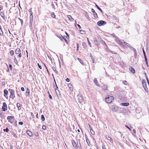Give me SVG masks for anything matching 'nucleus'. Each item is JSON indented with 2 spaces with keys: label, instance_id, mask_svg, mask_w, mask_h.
<instances>
[{
  "label": "nucleus",
  "instance_id": "338daca9",
  "mask_svg": "<svg viewBox=\"0 0 149 149\" xmlns=\"http://www.w3.org/2000/svg\"><path fill=\"white\" fill-rule=\"evenodd\" d=\"M125 126L126 127L128 128L129 129L131 130L130 129L127 125H126Z\"/></svg>",
  "mask_w": 149,
  "mask_h": 149
},
{
  "label": "nucleus",
  "instance_id": "393cba45",
  "mask_svg": "<svg viewBox=\"0 0 149 149\" xmlns=\"http://www.w3.org/2000/svg\"><path fill=\"white\" fill-rule=\"evenodd\" d=\"M51 16L53 18H56V16L54 12H52L51 13Z\"/></svg>",
  "mask_w": 149,
  "mask_h": 149
},
{
  "label": "nucleus",
  "instance_id": "9d476101",
  "mask_svg": "<svg viewBox=\"0 0 149 149\" xmlns=\"http://www.w3.org/2000/svg\"><path fill=\"white\" fill-rule=\"evenodd\" d=\"M106 137L108 140L110 141L111 143H113V141L111 137L109 136L106 135Z\"/></svg>",
  "mask_w": 149,
  "mask_h": 149
},
{
  "label": "nucleus",
  "instance_id": "864d4df0",
  "mask_svg": "<svg viewBox=\"0 0 149 149\" xmlns=\"http://www.w3.org/2000/svg\"><path fill=\"white\" fill-rule=\"evenodd\" d=\"M35 135L36 136H38V132H36V133L35 134Z\"/></svg>",
  "mask_w": 149,
  "mask_h": 149
},
{
  "label": "nucleus",
  "instance_id": "4468645a",
  "mask_svg": "<svg viewBox=\"0 0 149 149\" xmlns=\"http://www.w3.org/2000/svg\"><path fill=\"white\" fill-rule=\"evenodd\" d=\"M93 41L96 45H99L100 43L98 41V40H97L96 38H93Z\"/></svg>",
  "mask_w": 149,
  "mask_h": 149
},
{
  "label": "nucleus",
  "instance_id": "a18cd8bd",
  "mask_svg": "<svg viewBox=\"0 0 149 149\" xmlns=\"http://www.w3.org/2000/svg\"><path fill=\"white\" fill-rule=\"evenodd\" d=\"M9 68L10 70L11 71H12V65L10 64L9 65Z\"/></svg>",
  "mask_w": 149,
  "mask_h": 149
},
{
  "label": "nucleus",
  "instance_id": "37998d69",
  "mask_svg": "<svg viewBox=\"0 0 149 149\" xmlns=\"http://www.w3.org/2000/svg\"><path fill=\"white\" fill-rule=\"evenodd\" d=\"M145 61H146V64H148L147 59L146 56H145Z\"/></svg>",
  "mask_w": 149,
  "mask_h": 149
},
{
  "label": "nucleus",
  "instance_id": "3c124183",
  "mask_svg": "<svg viewBox=\"0 0 149 149\" xmlns=\"http://www.w3.org/2000/svg\"><path fill=\"white\" fill-rule=\"evenodd\" d=\"M13 136L15 137V138H17V136L15 134L13 133Z\"/></svg>",
  "mask_w": 149,
  "mask_h": 149
},
{
  "label": "nucleus",
  "instance_id": "4d7b16f0",
  "mask_svg": "<svg viewBox=\"0 0 149 149\" xmlns=\"http://www.w3.org/2000/svg\"><path fill=\"white\" fill-rule=\"evenodd\" d=\"M91 12L93 13L95 12V10L93 8H92L91 9Z\"/></svg>",
  "mask_w": 149,
  "mask_h": 149
},
{
  "label": "nucleus",
  "instance_id": "2eb2a0df",
  "mask_svg": "<svg viewBox=\"0 0 149 149\" xmlns=\"http://www.w3.org/2000/svg\"><path fill=\"white\" fill-rule=\"evenodd\" d=\"M89 126V127L90 130V132L91 134L93 135H94L95 134V132L94 131L92 130V128H91L90 125V124H88Z\"/></svg>",
  "mask_w": 149,
  "mask_h": 149
},
{
  "label": "nucleus",
  "instance_id": "423d86ee",
  "mask_svg": "<svg viewBox=\"0 0 149 149\" xmlns=\"http://www.w3.org/2000/svg\"><path fill=\"white\" fill-rule=\"evenodd\" d=\"M106 22L104 21L100 20L97 22V24L99 26L106 24Z\"/></svg>",
  "mask_w": 149,
  "mask_h": 149
},
{
  "label": "nucleus",
  "instance_id": "f257e3e1",
  "mask_svg": "<svg viewBox=\"0 0 149 149\" xmlns=\"http://www.w3.org/2000/svg\"><path fill=\"white\" fill-rule=\"evenodd\" d=\"M114 98L113 96L107 95L105 98V102L108 103H111L114 100Z\"/></svg>",
  "mask_w": 149,
  "mask_h": 149
},
{
  "label": "nucleus",
  "instance_id": "bb28decb",
  "mask_svg": "<svg viewBox=\"0 0 149 149\" xmlns=\"http://www.w3.org/2000/svg\"><path fill=\"white\" fill-rule=\"evenodd\" d=\"M111 18L113 20H118L117 17L113 15L111 16Z\"/></svg>",
  "mask_w": 149,
  "mask_h": 149
},
{
  "label": "nucleus",
  "instance_id": "774afa93",
  "mask_svg": "<svg viewBox=\"0 0 149 149\" xmlns=\"http://www.w3.org/2000/svg\"><path fill=\"white\" fill-rule=\"evenodd\" d=\"M0 149H3V148L1 146H0Z\"/></svg>",
  "mask_w": 149,
  "mask_h": 149
},
{
  "label": "nucleus",
  "instance_id": "13d9d810",
  "mask_svg": "<svg viewBox=\"0 0 149 149\" xmlns=\"http://www.w3.org/2000/svg\"><path fill=\"white\" fill-rule=\"evenodd\" d=\"M77 50L78 51L79 50V44H77Z\"/></svg>",
  "mask_w": 149,
  "mask_h": 149
},
{
  "label": "nucleus",
  "instance_id": "f03ea898",
  "mask_svg": "<svg viewBox=\"0 0 149 149\" xmlns=\"http://www.w3.org/2000/svg\"><path fill=\"white\" fill-rule=\"evenodd\" d=\"M10 93V98L12 99H14L15 98V92L13 89L9 88L8 90Z\"/></svg>",
  "mask_w": 149,
  "mask_h": 149
},
{
  "label": "nucleus",
  "instance_id": "c85d7f7f",
  "mask_svg": "<svg viewBox=\"0 0 149 149\" xmlns=\"http://www.w3.org/2000/svg\"><path fill=\"white\" fill-rule=\"evenodd\" d=\"M121 104L122 106H128L129 105V104L128 102L122 103Z\"/></svg>",
  "mask_w": 149,
  "mask_h": 149
},
{
  "label": "nucleus",
  "instance_id": "a19ab883",
  "mask_svg": "<svg viewBox=\"0 0 149 149\" xmlns=\"http://www.w3.org/2000/svg\"><path fill=\"white\" fill-rule=\"evenodd\" d=\"M87 40H88V44L91 47V42H90V41H89V40L88 39V38H87Z\"/></svg>",
  "mask_w": 149,
  "mask_h": 149
},
{
  "label": "nucleus",
  "instance_id": "09e8293b",
  "mask_svg": "<svg viewBox=\"0 0 149 149\" xmlns=\"http://www.w3.org/2000/svg\"><path fill=\"white\" fill-rule=\"evenodd\" d=\"M38 66L40 69H42V67L40 65L39 63H38L37 64Z\"/></svg>",
  "mask_w": 149,
  "mask_h": 149
},
{
  "label": "nucleus",
  "instance_id": "c03bdc74",
  "mask_svg": "<svg viewBox=\"0 0 149 149\" xmlns=\"http://www.w3.org/2000/svg\"><path fill=\"white\" fill-rule=\"evenodd\" d=\"M14 60V61H15V63L16 64H17V63H18L17 61V59L15 57Z\"/></svg>",
  "mask_w": 149,
  "mask_h": 149
},
{
  "label": "nucleus",
  "instance_id": "0e129e2a",
  "mask_svg": "<svg viewBox=\"0 0 149 149\" xmlns=\"http://www.w3.org/2000/svg\"><path fill=\"white\" fill-rule=\"evenodd\" d=\"M77 26H78L79 27V29H81V27L80 26L79 24H77Z\"/></svg>",
  "mask_w": 149,
  "mask_h": 149
},
{
  "label": "nucleus",
  "instance_id": "c9c22d12",
  "mask_svg": "<svg viewBox=\"0 0 149 149\" xmlns=\"http://www.w3.org/2000/svg\"><path fill=\"white\" fill-rule=\"evenodd\" d=\"M95 6L101 12H102L103 11L96 4H95Z\"/></svg>",
  "mask_w": 149,
  "mask_h": 149
},
{
  "label": "nucleus",
  "instance_id": "58836bf2",
  "mask_svg": "<svg viewBox=\"0 0 149 149\" xmlns=\"http://www.w3.org/2000/svg\"><path fill=\"white\" fill-rule=\"evenodd\" d=\"M10 54L11 56H13L14 54V51L13 50H11L10 52Z\"/></svg>",
  "mask_w": 149,
  "mask_h": 149
},
{
  "label": "nucleus",
  "instance_id": "052dcab7",
  "mask_svg": "<svg viewBox=\"0 0 149 149\" xmlns=\"http://www.w3.org/2000/svg\"><path fill=\"white\" fill-rule=\"evenodd\" d=\"M49 97L50 99H52V96L50 95V94H49Z\"/></svg>",
  "mask_w": 149,
  "mask_h": 149
},
{
  "label": "nucleus",
  "instance_id": "72a5a7b5",
  "mask_svg": "<svg viewBox=\"0 0 149 149\" xmlns=\"http://www.w3.org/2000/svg\"><path fill=\"white\" fill-rule=\"evenodd\" d=\"M77 58V60L80 62V63H81L83 65H84V63L83 62V61H81V60L79 58Z\"/></svg>",
  "mask_w": 149,
  "mask_h": 149
},
{
  "label": "nucleus",
  "instance_id": "a211bd4d",
  "mask_svg": "<svg viewBox=\"0 0 149 149\" xmlns=\"http://www.w3.org/2000/svg\"><path fill=\"white\" fill-rule=\"evenodd\" d=\"M5 116L3 113L0 112V117L1 118L3 119L5 118Z\"/></svg>",
  "mask_w": 149,
  "mask_h": 149
},
{
  "label": "nucleus",
  "instance_id": "9b49d317",
  "mask_svg": "<svg viewBox=\"0 0 149 149\" xmlns=\"http://www.w3.org/2000/svg\"><path fill=\"white\" fill-rule=\"evenodd\" d=\"M4 92V96L6 98L7 97H8L7 95L8 94V91L6 89H5L3 91Z\"/></svg>",
  "mask_w": 149,
  "mask_h": 149
},
{
  "label": "nucleus",
  "instance_id": "7c9ffc66",
  "mask_svg": "<svg viewBox=\"0 0 149 149\" xmlns=\"http://www.w3.org/2000/svg\"><path fill=\"white\" fill-rule=\"evenodd\" d=\"M94 17L95 18H97L98 17V15L97 13L95 12L93 13Z\"/></svg>",
  "mask_w": 149,
  "mask_h": 149
},
{
  "label": "nucleus",
  "instance_id": "dca6fc26",
  "mask_svg": "<svg viewBox=\"0 0 149 149\" xmlns=\"http://www.w3.org/2000/svg\"><path fill=\"white\" fill-rule=\"evenodd\" d=\"M26 133L27 134L30 136H33V134L32 132L30 131L27 130L26 131Z\"/></svg>",
  "mask_w": 149,
  "mask_h": 149
},
{
  "label": "nucleus",
  "instance_id": "2f4dec72",
  "mask_svg": "<svg viewBox=\"0 0 149 149\" xmlns=\"http://www.w3.org/2000/svg\"><path fill=\"white\" fill-rule=\"evenodd\" d=\"M52 69L54 71V72H55V73H56L57 74L58 73V72H57V70H56V69L55 67H52Z\"/></svg>",
  "mask_w": 149,
  "mask_h": 149
},
{
  "label": "nucleus",
  "instance_id": "f3484780",
  "mask_svg": "<svg viewBox=\"0 0 149 149\" xmlns=\"http://www.w3.org/2000/svg\"><path fill=\"white\" fill-rule=\"evenodd\" d=\"M90 56L91 57V59L93 63H95V58L91 54L90 55Z\"/></svg>",
  "mask_w": 149,
  "mask_h": 149
},
{
  "label": "nucleus",
  "instance_id": "1a4fd4ad",
  "mask_svg": "<svg viewBox=\"0 0 149 149\" xmlns=\"http://www.w3.org/2000/svg\"><path fill=\"white\" fill-rule=\"evenodd\" d=\"M71 142L73 145V146L75 149H78V147L77 146V145L76 144V143L75 141L74 140H72L71 141Z\"/></svg>",
  "mask_w": 149,
  "mask_h": 149
},
{
  "label": "nucleus",
  "instance_id": "e2e57ef3",
  "mask_svg": "<svg viewBox=\"0 0 149 149\" xmlns=\"http://www.w3.org/2000/svg\"><path fill=\"white\" fill-rule=\"evenodd\" d=\"M102 148L103 149H106L105 146L104 145L102 146Z\"/></svg>",
  "mask_w": 149,
  "mask_h": 149
},
{
  "label": "nucleus",
  "instance_id": "aec40b11",
  "mask_svg": "<svg viewBox=\"0 0 149 149\" xmlns=\"http://www.w3.org/2000/svg\"><path fill=\"white\" fill-rule=\"evenodd\" d=\"M94 82L96 85L98 86H99V84H98V81L96 78H95L94 80Z\"/></svg>",
  "mask_w": 149,
  "mask_h": 149
},
{
  "label": "nucleus",
  "instance_id": "6ab92c4d",
  "mask_svg": "<svg viewBox=\"0 0 149 149\" xmlns=\"http://www.w3.org/2000/svg\"><path fill=\"white\" fill-rule=\"evenodd\" d=\"M54 80L55 81V83L56 84V86H55L54 87V88L55 90V91L56 92V93L57 94V90L58 91H59V90H58V87H57V85L56 84V81H55V80L54 79Z\"/></svg>",
  "mask_w": 149,
  "mask_h": 149
},
{
  "label": "nucleus",
  "instance_id": "de8ad7c7",
  "mask_svg": "<svg viewBox=\"0 0 149 149\" xmlns=\"http://www.w3.org/2000/svg\"><path fill=\"white\" fill-rule=\"evenodd\" d=\"M18 56L19 58H21L22 57V55L21 52L19 53V54H18Z\"/></svg>",
  "mask_w": 149,
  "mask_h": 149
},
{
  "label": "nucleus",
  "instance_id": "8fccbe9b",
  "mask_svg": "<svg viewBox=\"0 0 149 149\" xmlns=\"http://www.w3.org/2000/svg\"><path fill=\"white\" fill-rule=\"evenodd\" d=\"M123 83H124V84H125V85H127V82L126 81H123Z\"/></svg>",
  "mask_w": 149,
  "mask_h": 149
},
{
  "label": "nucleus",
  "instance_id": "5701e85b",
  "mask_svg": "<svg viewBox=\"0 0 149 149\" xmlns=\"http://www.w3.org/2000/svg\"><path fill=\"white\" fill-rule=\"evenodd\" d=\"M130 70L133 73H135V70L132 67H131L130 68Z\"/></svg>",
  "mask_w": 149,
  "mask_h": 149
},
{
  "label": "nucleus",
  "instance_id": "680f3d73",
  "mask_svg": "<svg viewBox=\"0 0 149 149\" xmlns=\"http://www.w3.org/2000/svg\"><path fill=\"white\" fill-rule=\"evenodd\" d=\"M66 81L67 82H69V81H70V79L69 78H67L66 79Z\"/></svg>",
  "mask_w": 149,
  "mask_h": 149
},
{
  "label": "nucleus",
  "instance_id": "4be33fe9",
  "mask_svg": "<svg viewBox=\"0 0 149 149\" xmlns=\"http://www.w3.org/2000/svg\"><path fill=\"white\" fill-rule=\"evenodd\" d=\"M17 106L18 108V109L19 110L21 109V104L19 103H17Z\"/></svg>",
  "mask_w": 149,
  "mask_h": 149
},
{
  "label": "nucleus",
  "instance_id": "c756f323",
  "mask_svg": "<svg viewBox=\"0 0 149 149\" xmlns=\"http://www.w3.org/2000/svg\"><path fill=\"white\" fill-rule=\"evenodd\" d=\"M0 35L1 36H2L3 35V32L1 26H0Z\"/></svg>",
  "mask_w": 149,
  "mask_h": 149
},
{
  "label": "nucleus",
  "instance_id": "7ed1b4c3",
  "mask_svg": "<svg viewBox=\"0 0 149 149\" xmlns=\"http://www.w3.org/2000/svg\"><path fill=\"white\" fill-rule=\"evenodd\" d=\"M7 120H8V122L11 123H13L15 120V118L14 116H9L7 117Z\"/></svg>",
  "mask_w": 149,
  "mask_h": 149
},
{
  "label": "nucleus",
  "instance_id": "20e7f679",
  "mask_svg": "<svg viewBox=\"0 0 149 149\" xmlns=\"http://www.w3.org/2000/svg\"><path fill=\"white\" fill-rule=\"evenodd\" d=\"M142 85L145 90L148 92V89L146 86V82L145 80H143L142 81Z\"/></svg>",
  "mask_w": 149,
  "mask_h": 149
},
{
  "label": "nucleus",
  "instance_id": "f8f14e48",
  "mask_svg": "<svg viewBox=\"0 0 149 149\" xmlns=\"http://www.w3.org/2000/svg\"><path fill=\"white\" fill-rule=\"evenodd\" d=\"M15 52V54H17L21 52V50L19 48H18L16 49Z\"/></svg>",
  "mask_w": 149,
  "mask_h": 149
},
{
  "label": "nucleus",
  "instance_id": "cd10ccee",
  "mask_svg": "<svg viewBox=\"0 0 149 149\" xmlns=\"http://www.w3.org/2000/svg\"><path fill=\"white\" fill-rule=\"evenodd\" d=\"M68 87L70 89V91H72L73 90V88H72V84H69L68 85Z\"/></svg>",
  "mask_w": 149,
  "mask_h": 149
},
{
  "label": "nucleus",
  "instance_id": "b1692460",
  "mask_svg": "<svg viewBox=\"0 0 149 149\" xmlns=\"http://www.w3.org/2000/svg\"><path fill=\"white\" fill-rule=\"evenodd\" d=\"M68 19L71 21H74V19L72 17V16L70 15H68Z\"/></svg>",
  "mask_w": 149,
  "mask_h": 149
},
{
  "label": "nucleus",
  "instance_id": "0eeeda50",
  "mask_svg": "<svg viewBox=\"0 0 149 149\" xmlns=\"http://www.w3.org/2000/svg\"><path fill=\"white\" fill-rule=\"evenodd\" d=\"M78 102L81 103L83 101V97L80 95H78L77 96Z\"/></svg>",
  "mask_w": 149,
  "mask_h": 149
},
{
  "label": "nucleus",
  "instance_id": "79ce46f5",
  "mask_svg": "<svg viewBox=\"0 0 149 149\" xmlns=\"http://www.w3.org/2000/svg\"><path fill=\"white\" fill-rule=\"evenodd\" d=\"M42 129L43 130H46V127L45 125H43L42 126Z\"/></svg>",
  "mask_w": 149,
  "mask_h": 149
},
{
  "label": "nucleus",
  "instance_id": "39448f33",
  "mask_svg": "<svg viewBox=\"0 0 149 149\" xmlns=\"http://www.w3.org/2000/svg\"><path fill=\"white\" fill-rule=\"evenodd\" d=\"M3 111H5L7 109V104L6 102H4L3 103V106L2 108Z\"/></svg>",
  "mask_w": 149,
  "mask_h": 149
},
{
  "label": "nucleus",
  "instance_id": "69168bd1",
  "mask_svg": "<svg viewBox=\"0 0 149 149\" xmlns=\"http://www.w3.org/2000/svg\"><path fill=\"white\" fill-rule=\"evenodd\" d=\"M63 38L64 39V40L65 41V42L67 43L68 40L64 38L63 37Z\"/></svg>",
  "mask_w": 149,
  "mask_h": 149
},
{
  "label": "nucleus",
  "instance_id": "a878e982",
  "mask_svg": "<svg viewBox=\"0 0 149 149\" xmlns=\"http://www.w3.org/2000/svg\"><path fill=\"white\" fill-rule=\"evenodd\" d=\"M0 15L3 19H5V17L4 13L3 12L1 13Z\"/></svg>",
  "mask_w": 149,
  "mask_h": 149
},
{
  "label": "nucleus",
  "instance_id": "603ef678",
  "mask_svg": "<svg viewBox=\"0 0 149 149\" xmlns=\"http://www.w3.org/2000/svg\"><path fill=\"white\" fill-rule=\"evenodd\" d=\"M30 13V14H31V15L30 16V19H31V18H33V15H32V12H31V13Z\"/></svg>",
  "mask_w": 149,
  "mask_h": 149
},
{
  "label": "nucleus",
  "instance_id": "f704fd0d",
  "mask_svg": "<svg viewBox=\"0 0 149 149\" xmlns=\"http://www.w3.org/2000/svg\"><path fill=\"white\" fill-rule=\"evenodd\" d=\"M86 141L88 145V146H90L91 144H90V141L88 138L86 139Z\"/></svg>",
  "mask_w": 149,
  "mask_h": 149
},
{
  "label": "nucleus",
  "instance_id": "e433bc0d",
  "mask_svg": "<svg viewBox=\"0 0 149 149\" xmlns=\"http://www.w3.org/2000/svg\"><path fill=\"white\" fill-rule=\"evenodd\" d=\"M41 118L42 121H44L45 120V118L44 116L43 115H41Z\"/></svg>",
  "mask_w": 149,
  "mask_h": 149
},
{
  "label": "nucleus",
  "instance_id": "6e6552de",
  "mask_svg": "<svg viewBox=\"0 0 149 149\" xmlns=\"http://www.w3.org/2000/svg\"><path fill=\"white\" fill-rule=\"evenodd\" d=\"M119 109L118 107L116 105H113L111 106V109L114 111H116Z\"/></svg>",
  "mask_w": 149,
  "mask_h": 149
},
{
  "label": "nucleus",
  "instance_id": "6e6d98bb",
  "mask_svg": "<svg viewBox=\"0 0 149 149\" xmlns=\"http://www.w3.org/2000/svg\"><path fill=\"white\" fill-rule=\"evenodd\" d=\"M19 124L20 125H22L23 124V123L22 122H19Z\"/></svg>",
  "mask_w": 149,
  "mask_h": 149
},
{
  "label": "nucleus",
  "instance_id": "5fc2aeb1",
  "mask_svg": "<svg viewBox=\"0 0 149 149\" xmlns=\"http://www.w3.org/2000/svg\"><path fill=\"white\" fill-rule=\"evenodd\" d=\"M21 90L22 91H24V88L23 87L21 88Z\"/></svg>",
  "mask_w": 149,
  "mask_h": 149
},
{
  "label": "nucleus",
  "instance_id": "4c0bfd02",
  "mask_svg": "<svg viewBox=\"0 0 149 149\" xmlns=\"http://www.w3.org/2000/svg\"><path fill=\"white\" fill-rule=\"evenodd\" d=\"M3 131L4 132H9V130L8 129V128L7 127L6 129H3Z\"/></svg>",
  "mask_w": 149,
  "mask_h": 149
},
{
  "label": "nucleus",
  "instance_id": "ddd939ff",
  "mask_svg": "<svg viewBox=\"0 0 149 149\" xmlns=\"http://www.w3.org/2000/svg\"><path fill=\"white\" fill-rule=\"evenodd\" d=\"M102 90L104 91H105L107 89V86L106 85H104L102 86Z\"/></svg>",
  "mask_w": 149,
  "mask_h": 149
},
{
  "label": "nucleus",
  "instance_id": "412c9836",
  "mask_svg": "<svg viewBox=\"0 0 149 149\" xmlns=\"http://www.w3.org/2000/svg\"><path fill=\"white\" fill-rule=\"evenodd\" d=\"M26 93L28 96L29 97L30 96V90L28 88L26 89Z\"/></svg>",
  "mask_w": 149,
  "mask_h": 149
},
{
  "label": "nucleus",
  "instance_id": "49530a36",
  "mask_svg": "<svg viewBox=\"0 0 149 149\" xmlns=\"http://www.w3.org/2000/svg\"><path fill=\"white\" fill-rule=\"evenodd\" d=\"M18 19H19L20 20V22H21V23L22 24V25L23 24V20L22 19H20L19 18H18Z\"/></svg>",
  "mask_w": 149,
  "mask_h": 149
},
{
  "label": "nucleus",
  "instance_id": "473e14b6",
  "mask_svg": "<svg viewBox=\"0 0 149 149\" xmlns=\"http://www.w3.org/2000/svg\"><path fill=\"white\" fill-rule=\"evenodd\" d=\"M80 33L81 34H85L86 33V31L82 30H79Z\"/></svg>",
  "mask_w": 149,
  "mask_h": 149
},
{
  "label": "nucleus",
  "instance_id": "ea45409f",
  "mask_svg": "<svg viewBox=\"0 0 149 149\" xmlns=\"http://www.w3.org/2000/svg\"><path fill=\"white\" fill-rule=\"evenodd\" d=\"M124 43L125 44V45L127 46L128 47H131L130 45L126 42H124Z\"/></svg>",
  "mask_w": 149,
  "mask_h": 149
},
{
  "label": "nucleus",
  "instance_id": "bf43d9fd",
  "mask_svg": "<svg viewBox=\"0 0 149 149\" xmlns=\"http://www.w3.org/2000/svg\"><path fill=\"white\" fill-rule=\"evenodd\" d=\"M31 116H32L33 117V118L34 117V115H33V113L32 112L31 113Z\"/></svg>",
  "mask_w": 149,
  "mask_h": 149
}]
</instances>
